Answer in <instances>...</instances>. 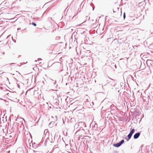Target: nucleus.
<instances>
[{
  "instance_id": "1",
  "label": "nucleus",
  "mask_w": 153,
  "mask_h": 153,
  "mask_svg": "<svg viewBox=\"0 0 153 153\" xmlns=\"http://www.w3.org/2000/svg\"><path fill=\"white\" fill-rule=\"evenodd\" d=\"M107 81H108V84L109 85L111 86L114 85L115 84H114V82L113 79L111 78H109V79L107 80Z\"/></svg>"
},
{
  "instance_id": "2",
  "label": "nucleus",
  "mask_w": 153,
  "mask_h": 153,
  "mask_svg": "<svg viewBox=\"0 0 153 153\" xmlns=\"http://www.w3.org/2000/svg\"><path fill=\"white\" fill-rule=\"evenodd\" d=\"M124 142V140H122L120 143L114 144L113 146L116 147H119L121 146Z\"/></svg>"
},
{
  "instance_id": "3",
  "label": "nucleus",
  "mask_w": 153,
  "mask_h": 153,
  "mask_svg": "<svg viewBox=\"0 0 153 153\" xmlns=\"http://www.w3.org/2000/svg\"><path fill=\"white\" fill-rule=\"evenodd\" d=\"M113 12L114 13L117 12V13L119 14L120 16L121 15L122 12L119 10L118 8H115L113 10Z\"/></svg>"
},
{
  "instance_id": "4",
  "label": "nucleus",
  "mask_w": 153,
  "mask_h": 153,
  "mask_svg": "<svg viewBox=\"0 0 153 153\" xmlns=\"http://www.w3.org/2000/svg\"><path fill=\"white\" fill-rule=\"evenodd\" d=\"M134 131L135 130L134 129H132L130 133L128 135L127 137L128 140L131 138L133 134L134 133Z\"/></svg>"
},
{
  "instance_id": "5",
  "label": "nucleus",
  "mask_w": 153,
  "mask_h": 153,
  "mask_svg": "<svg viewBox=\"0 0 153 153\" xmlns=\"http://www.w3.org/2000/svg\"><path fill=\"white\" fill-rule=\"evenodd\" d=\"M140 135V133L139 132L136 133L134 136V138L135 139L137 138Z\"/></svg>"
},
{
  "instance_id": "6",
  "label": "nucleus",
  "mask_w": 153,
  "mask_h": 153,
  "mask_svg": "<svg viewBox=\"0 0 153 153\" xmlns=\"http://www.w3.org/2000/svg\"><path fill=\"white\" fill-rule=\"evenodd\" d=\"M31 24H32V25H34V26H36V24L35 23H34V22H32V23H31Z\"/></svg>"
},
{
  "instance_id": "7",
  "label": "nucleus",
  "mask_w": 153,
  "mask_h": 153,
  "mask_svg": "<svg viewBox=\"0 0 153 153\" xmlns=\"http://www.w3.org/2000/svg\"><path fill=\"white\" fill-rule=\"evenodd\" d=\"M126 17V15H125V13H124V14H123V18H124V19Z\"/></svg>"
}]
</instances>
